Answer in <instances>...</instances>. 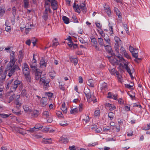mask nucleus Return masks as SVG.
I'll return each mask as SVG.
<instances>
[{
  "label": "nucleus",
  "mask_w": 150,
  "mask_h": 150,
  "mask_svg": "<svg viewBox=\"0 0 150 150\" xmlns=\"http://www.w3.org/2000/svg\"><path fill=\"white\" fill-rule=\"evenodd\" d=\"M105 105L106 107H108L109 108V109L110 110H112L116 108L115 106H113V107H112V105L109 103H106Z\"/></svg>",
  "instance_id": "19"
},
{
  "label": "nucleus",
  "mask_w": 150,
  "mask_h": 150,
  "mask_svg": "<svg viewBox=\"0 0 150 150\" xmlns=\"http://www.w3.org/2000/svg\"><path fill=\"white\" fill-rule=\"evenodd\" d=\"M103 130L104 132H106L108 131V130H109L110 129V128L109 127H104L103 128Z\"/></svg>",
  "instance_id": "55"
},
{
  "label": "nucleus",
  "mask_w": 150,
  "mask_h": 150,
  "mask_svg": "<svg viewBox=\"0 0 150 150\" xmlns=\"http://www.w3.org/2000/svg\"><path fill=\"white\" fill-rule=\"evenodd\" d=\"M40 66L42 65L44 66L45 65V61L42 60V61H40Z\"/></svg>",
  "instance_id": "61"
},
{
  "label": "nucleus",
  "mask_w": 150,
  "mask_h": 150,
  "mask_svg": "<svg viewBox=\"0 0 150 150\" xmlns=\"http://www.w3.org/2000/svg\"><path fill=\"white\" fill-rule=\"evenodd\" d=\"M67 108L65 107V104L64 102L63 103L62 105V110L64 112L66 113L67 112Z\"/></svg>",
  "instance_id": "24"
},
{
  "label": "nucleus",
  "mask_w": 150,
  "mask_h": 150,
  "mask_svg": "<svg viewBox=\"0 0 150 150\" xmlns=\"http://www.w3.org/2000/svg\"><path fill=\"white\" fill-rule=\"evenodd\" d=\"M89 98L87 97V101L88 103L93 101L94 103L96 102V98L94 96L91 95L89 96Z\"/></svg>",
  "instance_id": "7"
},
{
  "label": "nucleus",
  "mask_w": 150,
  "mask_h": 150,
  "mask_svg": "<svg viewBox=\"0 0 150 150\" xmlns=\"http://www.w3.org/2000/svg\"><path fill=\"white\" fill-rule=\"evenodd\" d=\"M24 7L25 8H27L28 7L29 5V0H24Z\"/></svg>",
  "instance_id": "21"
},
{
  "label": "nucleus",
  "mask_w": 150,
  "mask_h": 150,
  "mask_svg": "<svg viewBox=\"0 0 150 150\" xmlns=\"http://www.w3.org/2000/svg\"><path fill=\"white\" fill-rule=\"evenodd\" d=\"M16 13V9L15 6L13 7L12 9V14L14 16H15Z\"/></svg>",
  "instance_id": "45"
},
{
  "label": "nucleus",
  "mask_w": 150,
  "mask_h": 150,
  "mask_svg": "<svg viewBox=\"0 0 150 150\" xmlns=\"http://www.w3.org/2000/svg\"><path fill=\"white\" fill-rule=\"evenodd\" d=\"M105 11L107 13L108 16H109L111 14V11L110 9L109 8L106 10V11Z\"/></svg>",
  "instance_id": "57"
},
{
  "label": "nucleus",
  "mask_w": 150,
  "mask_h": 150,
  "mask_svg": "<svg viewBox=\"0 0 150 150\" xmlns=\"http://www.w3.org/2000/svg\"><path fill=\"white\" fill-rule=\"evenodd\" d=\"M29 132L31 133L36 132L38 131V130H36L35 127L30 128L29 129L27 130Z\"/></svg>",
  "instance_id": "34"
},
{
  "label": "nucleus",
  "mask_w": 150,
  "mask_h": 150,
  "mask_svg": "<svg viewBox=\"0 0 150 150\" xmlns=\"http://www.w3.org/2000/svg\"><path fill=\"white\" fill-rule=\"evenodd\" d=\"M98 42L99 45L101 46H104L105 45H104V42L103 40L102 39L100 38H98Z\"/></svg>",
  "instance_id": "25"
},
{
  "label": "nucleus",
  "mask_w": 150,
  "mask_h": 150,
  "mask_svg": "<svg viewBox=\"0 0 150 150\" xmlns=\"http://www.w3.org/2000/svg\"><path fill=\"white\" fill-rule=\"evenodd\" d=\"M18 132L20 133L23 135H24L26 133V132H24L23 131H22L21 128L18 129Z\"/></svg>",
  "instance_id": "53"
},
{
  "label": "nucleus",
  "mask_w": 150,
  "mask_h": 150,
  "mask_svg": "<svg viewBox=\"0 0 150 150\" xmlns=\"http://www.w3.org/2000/svg\"><path fill=\"white\" fill-rule=\"evenodd\" d=\"M43 115L46 116V118L48 117L49 116V112L47 111H45L43 112Z\"/></svg>",
  "instance_id": "40"
},
{
  "label": "nucleus",
  "mask_w": 150,
  "mask_h": 150,
  "mask_svg": "<svg viewBox=\"0 0 150 150\" xmlns=\"http://www.w3.org/2000/svg\"><path fill=\"white\" fill-rule=\"evenodd\" d=\"M132 56L136 58H137V57L138 56V53H136L135 51L134 52H132Z\"/></svg>",
  "instance_id": "43"
},
{
  "label": "nucleus",
  "mask_w": 150,
  "mask_h": 150,
  "mask_svg": "<svg viewBox=\"0 0 150 150\" xmlns=\"http://www.w3.org/2000/svg\"><path fill=\"white\" fill-rule=\"evenodd\" d=\"M134 83H131L130 84H127L125 85L126 87L129 88L132 87Z\"/></svg>",
  "instance_id": "31"
},
{
  "label": "nucleus",
  "mask_w": 150,
  "mask_h": 150,
  "mask_svg": "<svg viewBox=\"0 0 150 150\" xmlns=\"http://www.w3.org/2000/svg\"><path fill=\"white\" fill-rule=\"evenodd\" d=\"M23 74L28 81L31 82L30 77V71L29 68L23 69Z\"/></svg>",
  "instance_id": "5"
},
{
  "label": "nucleus",
  "mask_w": 150,
  "mask_h": 150,
  "mask_svg": "<svg viewBox=\"0 0 150 150\" xmlns=\"http://www.w3.org/2000/svg\"><path fill=\"white\" fill-rule=\"evenodd\" d=\"M70 61L71 62L74 63L75 65H76L78 62V60L76 59H73L72 57L70 58Z\"/></svg>",
  "instance_id": "28"
},
{
  "label": "nucleus",
  "mask_w": 150,
  "mask_h": 150,
  "mask_svg": "<svg viewBox=\"0 0 150 150\" xmlns=\"http://www.w3.org/2000/svg\"><path fill=\"white\" fill-rule=\"evenodd\" d=\"M115 40V41H116L117 42H119V41L121 42V41L120 40V39L118 37H115L114 38Z\"/></svg>",
  "instance_id": "60"
},
{
  "label": "nucleus",
  "mask_w": 150,
  "mask_h": 150,
  "mask_svg": "<svg viewBox=\"0 0 150 150\" xmlns=\"http://www.w3.org/2000/svg\"><path fill=\"white\" fill-rule=\"evenodd\" d=\"M79 82L80 83H82L83 82V79L82 77L80 76L79 79Z\"/></svg>",
  "instance_id": "62"
},
{
  "label": "nucleus",
  "mask_w": 150,
  "mask_h": 150,
  "mask_svg": "<svg viewBox=\"0 0 150 150\" xmlns=\"http://www.w3.org/2000/svg\"><path fill=\"white\" fill-rule=\"evenodd\" d=\"M69 149H70V150H74L76 149L75 146L74 145L71 146H70L69 147Z\"/></svg>",
  "instance_id": "64"
},
{
  "label": "nucleus",
  "mask_w": 150,
  "mask_h": 150,
  "mask_svg": "<svg viewBox=\"0 0 150 150\" xmlns=\"http://www.w3.org/2000/svg\"><path fill=\"white\" fill-rule=\"evenodd\" d=\"M46 94H47L49 97H51L53 96V93L50 92L46 93Z\"/></svg>",
  "instance_id": "63"
},
{
  "label": "nucleus",
  "mask_w": 150,
  "mask_h": 150,
  "mask_svg": "<svg viewBox=\"0 0 150 150\" xmlns=\"http://www.w3.org/2000/svg\"><path fill=\"white\" fill-rule=\"evenodd\" d=\"M116 43L115 45V50L117 52H119V44H120L119 42H118L115 41Z\"/></svg>",
  "instance_id": "22"
},
{
  "label": "nucleus",
  "mask_w": 150,
  "mask_h": 150,
  "mask_svg": "<svg viewBox=\"0 0 150 150\" xmlns=\"http://www.w3.org/2000/svg\"><path fill=\"white\" fill-rule=\"evenodd\" d=\"M17 87V86H16V85L14 83V84L11 86V89L12 91H15Z\"/></svg>",
  "instance_id": "35"
},
{
  "label": "nucleus",
  "mask_w": 150,
  "mask_h": 150,
  "mask_svg": "<svg viewBox=\"0 0 150 150\" xmlns=\"http://www.w3.org/2000/svg\"><path fill=\"white\" fill-rule=\"evenodd\" d=\"M23 54L22 52V50H21L19 52V54H18V57H19V61L21 62L22 61V59L23 57Z\"/></svg>",
  "instance_id": "17"
},
{
  "label": "nucleus",
  "mask_w": 150,
  "mask_h": 150,
  "mask_svg": "<svg viewBox=\"0 0 150 150\" xmlns=\"http://www.w3.org/2000/svg\"><path fill=\"white\" fill-rule=\"evenodd\" d=\"M48 1L50 2L51 3V6L52 7V8L54 10H56L57 9V5L56 3V1L54 0H47Z\"/></svg>",
  "instance_id": "6"
},
{
  "label": "nucleus",
  "mask_w": 150,
  "mask_h": 150,
  "mask_svg": "<svg viewBox=\"0 0 150 150\" xmlns=\"http://www.w3.org/2000/svg\"><path fill=\"white\" fill-rule=\"evenodd\" d=\"M150 127V123L147 125V126L143 128V129L146 130H147L149 129Z\"/></svg>",
  "instance_id": "50"
},
{
  "label": "nucleus",
  "mask_w": 150,
  "mask_h": 150,
  "mask_svg": "<svg viewBox=\"0 0 150 150\" xmlns=\"http://www.w3.org/2000/svg\"><path fill=\"white\" fill-rule=\"evenodd\" d=\"M89 118L88 116H85L83 120V121L84 123H86L88 122L89 120Z\"/></svg>",
  "instance_id": "27"
},
{
  "label": "nucleus",
  "mask_w": 150,
  "mask_h": 150,
  "mask_svg": "<svg viewBox=\"0 0 150 150\" xmlns=\"http://www.w3.org/2000/svg\"><path fill=\"white\" fill-rule=\"evenodd\" d=\"M48 15L47 14H43V18L46 21L47 19Z\"/></svg>",
  "instance_id": "58"
},
{
  "label": "nucleus",
  "mask_w": 150,
  "mask_h": 150,
  "mask_svg": "<svg viewBox=\"0 0 150 150\" xmlns=\"http://www.w3.org/2000/svg\"><path fill=\"white\" fill-rule=\"evenodd\" d=\"M57 115L59 117H62L63 115L62 112L59 111H58L56 113Z\"/></svg>",
  "instance_id": "54"
},
{
  "label": "nucleus",
  "mask_w": 150,
  "mask_h": 150,
  "mask_svg": "<svg viewBox=\"0 0 150 150\" xmlns=\"http://www.w3.org/2000/svg\"><path fill=\"white\" fill-rule=\"evenodd\" d=\"M38 125H36L34 127L36 130H40L42 128V127L40 126L39 127L38 126Z\"/></svg>",
  "instance_id": "47"
},
{
  "label": "nucleus",
  "mask_w": 150,
  "mask_h": 150,
  "mask_svg": "<svg viewBox=\"0 0 150 150\" xmlns=\"http://www.w3.org/2000/svg\"><path fill=\"white\" fill-rule=\"evenodd\" d=\"M62 20L65 24H68L69 23V18L66 16H63L62 17Z\"/></svg>",
  "instance_id": "20"
},
{
  "label": "nucleus",
  "mask_w": 150,
  "mask_h": 150,
  "mask_svg": "<svg viewBox=\"0 0 150 150\" xmlns=\"http://www.w3.org/2000/svg\"><path fill=\"white\" fill-rule=\"evenodd\" d=\"M91 41L95 45H97V42L96 40V39L95 38L91 39Z\"/></svg>",
  "instance_id": "46"
},
{
  "label": "nucleus",
  "mask_w": 150,
  "mask_h": 150,
  "mask_svg": "<svg viewBox=\"0 0 150 150\" xmlns=\"http://www.w3.org/2000/svg\"><path fill=\"white\" fill-rule=\"evenodd\" d=\"M123 54H124L125 56L127 58L129 59L130 58V57L128 54L127 53L125 50H123Z\"/></svg>",
  "instance_id": "41"
},
{
  "label": "nucleus",
  "mask_w": 150,
  "mask_h": 150,
  "mask_svg": "<svg viewBox=\"0 0 150 150\" xmlns=\"http://www.w3.org/2000/svg\"><path fill=\"white\" fill-rule=\"evenodd\" d=\"M10 115L1 114L0 117L3 118H6L8 117Z\"/></svg>",
  "instance_id": "42"
},
{
  "label": "nucleus",
  "mask_w": 150,
  "mask_h": 150,
  "mask_svg": "<svg viewBox=\"0 0 150 150\" xmlns=\"http://www.w3.org/2000/svg\"><path fill=\"white\" fill-rule=\"evenodd\" d=\"M73 8L76 12L79 13L81 12V10L83 13H85L87 11V8L86 6V4L84 3L81 4L79 6L78 4L76 5L75 3H74Z\"/></svg>",
  "instance_id": "2"
},
{
  "label": "nucleus",
  "mask_w": 150,
  "mask_h": 150,
  "mask_svg": "<svg viewBox=\"0 0 150 150\" xmlns=\"http://www.w3.org/2000/svg\"><path fill=\"white\" fill-rule=\"evenodd\" d=\"M48 100L47 98H42L40 101L41 104L42 105L43 107L45 106L47 104V102Z\"/></svg>",
  "instance_id": "8"
},
{
  "label": "nucleus",
  "mask_w": 150,
  "mask_h": 150,
  "mask_svg": "<svg viewBox=\"0 0 150 150\" xmlns=\"http://www.w3.org/2000/svg\"><path fill=\"white\" fill-rule=\"evenodd\" d=\"M59 124L62 126H67L68 125L67 121H65L61 122L59 123Z\"/></svg>",
  "instance_id": "30"
},
{
  "label": "nucleus",
  "mask_w": 150,
  "mask_h": 150,
  "mask_svg": "<svg viewBox=\"0 0 150 150\" xmlns=\"http://www.w3.org/2000/svg\"><path fill=\"white\" fill-rule=\"evenodd\" d=\"M84 93L85 94L86 97L89 98V96L91 95L90 90L87 88H84Z\"/></svg>",
  "instance_id": "10"
},
{
  "label": "nucleus",
  "mask_w": 150,
  "mask_h": 150,
  "mask_svg": "<svg viewBox=\"0 0 150 150\" xmlns=\"http://www.w3.org/2000/svg\"><path fill=\"white\" fill-rule=\"evenodd\" d=\"M54 40L56 42H54V41H53V44H52V46L56 47L58 45V41H57V40L56 38L54 39Z\"/></svg>",
  "instance_id": "33"
},
{
  "label": "nucleus",
  "mask_w": 150,
  "mask_h": 150,
  "mask_svg": "<svg viewBox=\"0 0 150 150\" xmlns=\"http://www.w3.org/2000/svg\"><path fill=\"white\" fill-rule=\"evenodd\" d=\"M128 64H124L125 69L129 73V74L132 75V73L131 71L130 68L132 67L131 65H128Z\"/></svg>",
  "instance_id": "9"
},
{
  "label": "nucleus",
  "mask_w": 150,
  "mask_h": 150,
  "mask_svg": "<svg viewBox=\"0 0 150 150\" xmlns=\"http://www.w3.org/2000/svg\"><path fill=\"white\" fill-rule=\"evenodd\" d=\"M100 112L99 110H96L94 112V115L97 116H98L100 115Z\"/></svg>",
  "instance_id": "49"
},
{
  "label": "nucleus",
  "mask_w": 150,
  "mask_h": 150,
  "mask_svg": "<svg viewBox=\"0 0 150 150\" xmlns=\"http://www.w3.org/2000/svg\"><path fill=\"white\" fill-rule=\"evenodd\" d=\"M16 96L15 94H13L11 96H10L9 98L8 103H10L11 101H13L14 98H15Z\"/></svg>",
  "instance_id": "26"
},
{
  "label": "nucleus",
  "mask_w": 150,
  "mask_h": 150,
  "mask_svg": "<svg viewBox=\"0 0 150 150\" xmlns=\"http://www.w3.org/2000/svg\"><path fill=\"white\" fill-rule=\"evenodd\" d=\"M42 143L45 144H51L52 143V139L51 138L47 139L44 138L42 139Z\"/></svg>",
  "instance_id": "12"
},
{
  "label": "nucleus",
  "mask_w": 150,
  "mask_h": 150,
  "mask_svg": "<svg viewBox=\"0 0 150 150\" xmlns=\"http://www.w3.org/2000/svg\"><path fill=\"white\" fill-rule=\"evenodd\" d=\"M72 18L74 19V23H78V20L75 16L73 15Z\"/></svg>",
  "instance_id": "51"
},
{
  "label": "nucleus",
  "mask_w": 150,
  "mask_h": 150,
  "mask_svg": "<svg viewBox=\"0 0 150 150\" xmlns=\"http://www.w3.org/2000/svg\"><path fill=\"white\" fill-rule=\"evenodd\" d=\"M14 83L15 84L16 86H17V87L19 86L21 87L22 86V83L21 81H19L18 80H16L15 81Z\"/></svg>",
  "instance_id": "15"
},
{
  "label": "nucleus",
  "mask_w": 150,
  "mask_h": 150,
  "mask_svg": "<svg viewBox=\"0 0 150 150\" xmlns=\"http://www.w3.org/2000/svg\"><path fill=\"white\" fill-rule=\"evenodd\" d=\"M108 58L111 62L113 64L117 63L118 64V62L122 61H125L124 59L122 57L120 56L115 57L114 58L113 57H108Z\"/></svg>",
  "instance_id": "4"
},
{
  "label": "nucleus",
  "mask_w": 150,
  "mask_h": 150,
  "mask_svg": "<svg viewBox=\"0 0 150 150\" xmlns=\"http://www.w3.org/2000/svg\"><path fill=\"white\" fill-rule=\"evenodd\" d=\"M15 103L17 105L19 106V107L21 106V103L19 102L18 100H15Z\"/></svg>",
  "instance_id": "52"
},
{
  "label": "nucleus",
  "mask_w": 150,
  "mask_h": 150,
  "mask_svg": "<svg viewBox=\"0 0 150 150\" xmlns=\"http://www.w3.org/2000/svg\"><path fill=\"white\" fill-rule=\"evenodd\" d=\"M38 112L37 110H35L33 112V115L35 117H38Z\"/></svg>",
  "instance_id": "38"
},
{
  "label": "nucleus",
  "mask_w": 150,
  "mask_h": 150,
  "mask_svg": "<svg viewBox=\"0 0 150 150\" xmlns=\"http://www.w3.org/2000/svg\"><path fill=\"white\" fill-rule=\"evenodd\" d=\"M114 11L115 12V13H116V15L117 16H118L119 18H122V17H121L122 15H121V14L120 11H119L118 9L117 8L115 7L114 9Z\"/></svg>",
  "instance_id": "14"
},
{
  "label": "nucleus",
  "mask_w": 150,
  "mask_h": 150,
  "mask_svg": "<svg viewBox=\"0 0 150 150\" xmlns=\"http://www.w3.org/2000/svg\"><path fill=\"white\" fill-rule=\"evenodd\" d=\"M104 46L106 47L105 49L106 51H107L109 53H111V52H112V50L111 46L108 45H105Z\"/></svg>",
  "instance_id": "18"
},
{
  "label": "nucleus",
  "mask_w": 150,
  "mask_h": 150,
  "mask_svg": "<svg viewBox=\"0 0 150 150\" xmlns=\"http://www.w3.org/2000/svg\"><path fill=\"white\" fill-rule=\"evenodd\" d=\"M113 113L112 112H110L109 113L108 117L110 118L111 120L113 118Z\"/></svg>",
  "instance_id": "36"
},
{
  "label": "nucleus",
  "mask_w": 150,
  "mask_h": 150,
  "mask_svg": "<svg viewBox=\"0 0 150 150\" xmlns=\"http://www.w3.org/2000/svg\"><path fill=\"white\" fill-rule=\"evenodd\" d=\"M83 108V104L82 103H81L79 105V109L80 111H81L82 110Z\"/></svg>",
  "instance_id": "59"
},
{
  "label": "nucleus",
  "mask_w": 150,
  "mask_h": 150,
  "mask_svg": "<svg viewBox=\"0 0 150 150\" xmlns=\"http://www.w3.org/2000/svg\"><path fill=\"white\" fill-rule=\"evenodd\" d=\"M38 69H35V76H39V75H41V72H40L39 71H38Z\"/></svg>",
  "instance_id": "44"
},
{
  "label": "nucleus",
  "mask_w": 150,
  "mask_h": 150,
  "mask_svg": "<svg viewBox=\"0 0 150 150\" xmlns=\"http://www.w3.org/2000/svg\"><path fill=\"white\" fill-rule=\"evenodd\" d=\"M5 11V10L2 8L1 9V11L0 12V15L1 16H2Z\"/></svg>",
  "instance_id": "48"
},
{
  "label": "nucleus",
  "mask_w": 150,
  "mask_h": 150,
  "mask_svg": "<svg viewBox=\"0 0 150 150\" xmlns=\"http://www.w3.org/2000/svg\"><path fill=\"white\" fill-rule=\"evenodd\" d=\"M8 71V73H9V70L6 71V69L5 71L4 72L1 74V76L0 78V80L1 81H4L5 79V78L6 76V74L7 73V72Z\"/></svg>",
  "instance_id": "11"
},
{
  "label": "nucleus",
  "mask_w": 150,
  "mask_h": 150,
  "mask_svg": "<svg viewBox=\"0 0 150 150\" xmlns=\"http://www.w3.org/2000/svg\"><path fill=\"white\" fill-rule=\"evenodd\" d=\"M71 114L76 113L78 112V109L77 108H75L72 109L70 111Z\"/></svg>",
  "instance_id": "29"
},
{
  "label": "nucleus",
  "mask_w": 150,
  "mask_h": 150,
  "mask_svg": "<svg viewBox=\"0 0 150 150\" xmlns=\"http://www.w3.org/2000/svg\"><path fill=\"white\" fill-rule=\"evenodd\" d=\"M129 50L132 53V52H134L136 50V49L130 46L129 48Z\"/></svg>",
  "instance_id": "39"
},
{
  "label": "nucleus",
  "mask_w": 150,
  "mask_h": 150,
  "mask_svg": "<svg viewBox=\"0 0 150 150\" xmlns=\"http://www.w3.org/2000/svg\"><path fill=\"white\" fill-rule=\"evenodd\" d=\"M61 140L64 143H67L68 142V139L66 137H62L61 139Z\"/></svg>",
  "instance_id": "37"
},
{
  "label": "nucleus",
  "mask_w": 150,
  "mask_h": 150,
  "mask_svg": "<svg viewBox=\"0 0 150 150\" xmlns=\"http://www.w3.org/2000/svg\"><path fill=\"white\" fill-rule=\"evenodd\" d=\"M40 81L41 84L43 86V88L45 90H46L49 87V83L50 82V79L46 78L45 76L41 78Z\"/></svg>",
  "instance_id": "3"
},
{
  "label": "nucleus",
  "mask_w": 150,
  "mask_h": 150,
  "mask_svg": "<svg viewBox=\"0 0 150 150\" xmlns=\"http://www.w3.org/2000/svg\"><path fill=\"white\" fill-rule=\"evenodd\" d=\"M24 109L25 111H26L27 112L29 111L30 112H31L32 111V110H31V109L29 108L28 107H25Z\"/></svg>",
  "instance_id": "56"
},
{
  "label": "nucleus",
  "mask_w": 150,
  "mask_h": 150,
  "mask_svg": "<svg viewBox=\"0 0 150 150\" xmlns=\"http://www.w3.org/2000/svg\"><path fill=\"white\" fill-rule=\"evenodd\" d=\"M14 52L10 55V61L6 67V71L9 70L8 75L10 77L14 74V72L17 70H20L18 66L17 65H14L16 61L15 57L14 56Z\"/></svg>",
  "instance_id": "1"
},
{
  "label": "nucleus",
  "mask_w": 150,
  "mask_h": 150,
  "mask_svg": "<svg viewBox=\"0 0 150 150\" xmlns=\"http://www.w3.org/2000/svg\"><path fill=\"white\" fill-rule=\"evenodd\" d=\"M68 46L72 49H74L76 48L77 47V45L76 44H74L73 42H70V43H68Z\"/></svg>",
  "instance_id": "13"
},
{
  "label": "nucleus",
  "mask_w": 150,
  "mask_h": 150,
  "mask_svg": "<svg viewBox=\"0 0 150 150\" xmlns=\"http://www.w3.org/2000/svg\"><path fill=\"white\" fill-rule=\"evenodd\" d=\"M87 84L90 87H93L94 85L93 83V81L92 79H91L88 81Z\"/></svg>",
  "instance_id": "16"
},
{
  "label": "nucleus",
  "mask_w": 150,
  "mask_h": 150,
  "mask_svg": "<svg viewBox=\"0 0 150 150\" xmlns=\"http://www.w3.org/2000/svg\"><path fill=\"white\" fill-rule=\"evenodd\" d=\"M104 38V40L106 41L108 44L110 45V40L108 36L107 35H105Z\"/></svg>",
  "instance_id": "23"
},
{
  "label": "nucleus",
  "mask_w": 150,
  "mask_h": 150,
  "mask_svg": "<svg viewBox=\"0 0 150 150\" xmlns=\"http://www.w3.org/2000/svg\"><path fill=\"white\" fill-rule=\"evenodd\" d=\"M107 86V84L104 82H103L102 83V86L101 87V89H105L106 88Z\"/></svg>",
  "instance_id": "32"
}]
</instances>
